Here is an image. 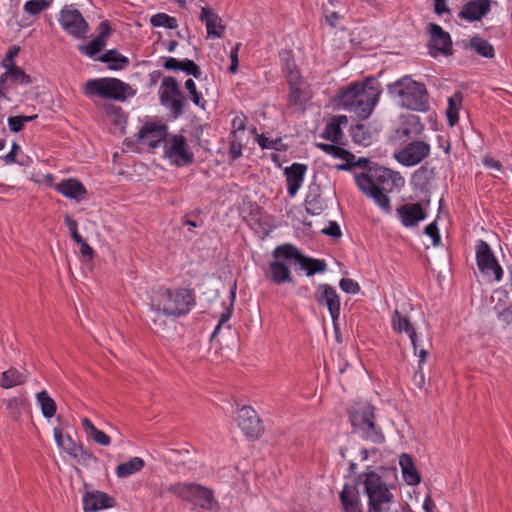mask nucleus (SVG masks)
<instances>
[{
  "label": "nucleus",
  "instance_id": "f257e3e1",
  "mask_svg": "<svg viewBox=\"0 0 512 512\" xmlns=\"http://www.w3.org/2000/svg\"><path fill=\"white\" fill-rule=\"evenodd\" d=\"M358 486H363L368 497V512H413L408 506L395 507L393 494L380 475L371 470L360 474L355 485L345 484L339 494L344 512H362Z\"/></svg>",
  "mask_w": 512,
  "mask_h": 512
},
{
  "label": "nucleus",
  "instance_id": "f03ea898",
  "mask_svg": "<svg viewBox=\"0 0 512 512\" xmlns=\"http://www.w3.org/2000/svg\"><path fill=\"white\" fill-rule=\"evenodd\" d=\"M357 187L384 212L391 211L389 192L404 185L403 177L388 168L373 165L368 171L355 175Z\"/></svg>",
  "mask_w": 512,
  "mask_h": 512
},
{
  "label": "nucleus",
  "instance_id": "7ed1b4c3",
  "mask_svg": "<svg viewBox=\"0 0 512 512\" xmlns=\"http://www.w3.org/2000/svg\"><path fill=\"white\" fill-rule=\"evenodd\" d=\"M381 94L380 83L373 77L363 82L352 83L342 91L340 103L343 108L360 119L368 118L377 105Z\"/></svg>",
  "mask_w": 512,
  "mask_h": 512
},
{
  "label": "nucleus",
  "instance_id": "20e7f679",
  "mask_svg": "<svg viewBox=\"0 0 512 512\" xmlns=\"http://www.w3.org/2000/svg\"><path fill=\"white\" fill-rule=\"evenodd\" d=\"M151 307L168 317H181L195 305L194 293L189 289H158L151 296Z\"/></svg>",
  "mask_w": 512,
  "mask_h": 512
},
{
  "label": "nucleus",
  "instance_id": "39448f33",
  "mask_svg": "<svg viewBox=\"0 0 512 512\" xmlns=\"http://www.w3.org/2000/svg\"><path fill=\"white\" fill-rule=\"evenodd\" d=\"M388 92L399 98L402 107L417 112L429 109L428 93L424 84L405 76L388 85Z\"/></svg>",
  "mask_w": 512,
  "mask_h": 512
},
{
  "label": "nucleus",
  "instance_id": "423d86ee",
  "mask_svg": "<svg viewBox=\"0 0 512 512\" xmlns=\"http://www.w3.org/2000/svg\"><path fill=\"white\" fill-rule=\"evenodd\" d=\"M349 418L353 431L364 440L374 444H382L385 441L382 429L375 422L374 407L368 403H357L351 407Z\"/></svg>",
  "mask_w": 512,
  "mask_h": 512
},
{
  "label": "nucleus",
  "instance_id": "0eeeda50",
  "mask_svg": "<svg viewBox=\"0 0 512 512\" xmlns=\"http://www.w3.org/2000/svg\"><path fill=\"white\" fill-rule=\"evenodd\" d=\"M168 491L176 498L206 511H213L219 507L214 491L199 483L176 482L169 485Z\"/></svg>",
  "mask_w": 512,
  "mask_h": 512
},
{
  "label": "nucleus",
  "instance_id": "6e6552de",
  "mask_svg": "<svg viewBox=\"0 0 512 512\" xmlns=\"http://www.w3.org/2000/svg\"><path fill=\"white\" fill-rule=\"evenodd\" d=\"M297 256V247L292 244L277 246L273 252V260L269 264L267 277L277 285L294 283L289 265L294 263Z\"/></svg>",
  "mask_w": 512,
  "mask_h": 512
},
{
  "label": "nucleus",
  "instance_id": "1a4fd4ad",
  "mask_svg": "<svg viewBox=\"0 0 512 512\" xmlns=\"http://www.w3.org/2000/svg\"><path fill=\"white\" fill-rule=\"evenodd\" d=\"M129 86L116 78H95L85 83L84 94L87 97H100L124 101L127 97Z\"/></svg>",
  "mask_w": 512,
  "mask_h": 512
},
{
  "label": "nucleus",
  "instance_id": "9d476101",
  "mask_svg": "<svg viewBox=\"0 0 512 512\" xmlns=\"http://www.w3.org/2000/svg\"><path fill=\"white\" fill-rule=\"evenodd\" d=\"M159 99L173 118L177 119L183 114L186 98L175 78L167 76L162 79L159 87Z\"/></svg>",
  "mask_w": 512,
  "mask_h": 512
},
{
  "label": "nucleus",
  "instance_id": "9b49d317",
  "mask_svg": "<svg viewBox=\"0 0 512 512\" xmlns=\"http://www.w3.org/2000/svg\"><path fill=\"white\" fill-rule=\"evenodd\" d=\"M59 23L62 29L76 39H83L89 32V24L82 14L72 7L65 6L59 14Z\"/></svg>",
  "mask_w": 512,
  "mask_h": 512
},
{
  "label": "nucleus",
  "instance_id": "f8f14e48",
  "mask_svg": "<svg viewBox=\"0 0 512 512\" xmlns=\"http://www.w3.org/2000/svg\"><path fill=\"white\" fill-rule=\"evenodd\" d=\"M476 261L480 272L488 277L493 275L495 281L503 277V269L495 258L489 244L484 240H478L476 244Z\"/></svg>",
  "mask_w": 512,
  "mask_h": 512
},
{
  "label": "nucleus",
  "instance_id": "ddd939ff",
  "mask_svg": "<svg viewBox=\"0 0 512 512\" xmlns=\"http://www.w3.org/2000/svg\"><path fill=\"white\" fill-rule=\"evenodd\" d=\"M164 155L178 166L191 164L194 160L183 135H172L165 140Z\"/></svg>",
  "mask_w": 512,
  "mask_h": 512
},
{
  "label": "nucleus",
  "instance_id": "4468645a",
  "mask_svg": "<svg viewBox=\"0 0 512 512\" xmlns=\"http://www.w3.org/2000/svg\"><path fill=\"white\" fill-rule=\"evenodd\" d=\"M431 147L425 141H412L400 149L396 154V160L404 166H415L430 155Z\"/></svg>",
  "mask_w": 512,
  "mask_h": 512
},
{
  "label": "nucleus",
  "instance_id": "2eb2a0df",
  "mask_svg": "<svg viewBox=\"0 0 512 512\" xmlns=\"http://www.w3.org/2000/svg\"><path fill=\"white\" fill-rule=\"evenodd\" d=\"M237 423L243 433L251 439H257L263 432L257 412L250 406H243L237 414Z\"/></svg>",
  "mask_w": 512,
  "mask_h": 512
},
{
  "label": "nucleus",
  "instance_id": "dca6fc26",
  "mask_svg": "<svg viewBox=\"0 0 512 512\" xmlns=\"http://www.w3.org/2000/svg\"><path fill=\"white\" fill-rule=\"evenodd\" d=\"M314 297L318 304L326 306L330 313L333 323L340 316V298L336 289L328 284H319L316 288Z\"/></svg>",
  "mask_w": 512,
  "mask_h": 512
},
{
  "label": "nucleus",
  "instance_id": "f3484780",
  "mask_svg": "<svg viewBox=\"0 0 512 512\" xmlns=\"http://www.w3.org/2000/svg\"><path fill=\"white\" fill-rule=\"evenodd\" d=\"M430 54L436 56L437 52L443 55H451L452 41L448 32H445L438 24H430Z\"/></svg>",
  "mask_w": 512,
  "mask_h": 512
},
{
  "label": "nucleus",
  "instance_id": "a211bd4d",
  "mask_svg": "<svg viewBox=\"0 0 512 512\" xmlns=\"http://www.w3.org/2000/svg\"><path fill=\"white\" fill-rule=\"evenodd\" d=\"M84 512H97L115 506V499L99 490L86 491L82 498Z\"/></svg>",
  "mask_w": 512,
  "mask_h": 512
},
{
  "label": "nucleus",
  "instance_id": "6ab92c4d",
  "mask_svg": "<svg viewBox=\"0 0 512 512\" xmlns=\"http://www.w3.org/2000/svg\"><path fill=\"white\" fill-rule=\"evenodd\" d=\"M138 138L148 146L155 148L161 142H165L167 137V126L164 124L148 123L145 124L138 133Z\"/></svg>",
  "mask_w": 512,
  "mask_h": 512
},
{
  "label": "nucleus",
  "instance_id": "aec40b11",
  "mask_svg": "<svg viewBox=\"0 0 512 512\" xmlns=\"http://www.w3.org/2000/svg\"><path fill=\"white\" fill-rule=\"evenodd\" d=\"M98 35L87 45L79 46V50L89 57H94L106 46L107 39L111 35L112 29L109 21L105 20L99 24Z\"/></svg>",
  "mask_w": 512,
  "mask_h": 512
},
{
  "label": "nucleus",
  "instance_id": "412c9836",
  "mask_svg": "<svg viewBox=\"0 0 512 512\" xmlns=\"http://www.w3.org/2000/svg\"><path fill=\"white\" fill-rule=\"evenodd\" d=\"M307 169V165L302 163H293L284 169L287 193L290 197H294L302 186Z\"/></svg>",
  "mask_w": 512,
  "mask_h": 512
},
{
  "label": "nucleus",
  "instance_id": "4be33fe9",
  "mask_svg": "<svg viewBox=\"0 0 512 512\" xmlns=\"http://www.w3.org/2000/svg\"><path fill=\"white\" fill-rule=\"evenodd\" d=\"M397 215L405 227H414L426 218L420 203H407L397 209Z\"/></svg>",
  "mask_w": 512,
  "mask_h": 512
},
{
  "label": "nucleus",
  "instance_id": "5701e85b",
  "mask_svg": "<svg viewBox=\"0 0 512 512\" xmlns=\"http://www.w3.org/2000/svg\"><path fill=\"white\" fill-rule=\"evenodd\" d=\"M490 0H470L465 3L458 16L470 22L479 21L490 11Z\"/></svg>",
  "mask_w": 512,
  "mask_h": 512
},
{
  "label": "nucleus",
  "instance_id": "b1692460",
  "mask_svg": "<svg viewBox=\"0 0 512 512\" xmlns=\"http://www.w3.org/2000/svg\"><path fill=\"white\" fill-rule=\"evenodd\" d=\"M199 20L205 23L208 38H221L225 32V26L217 13L210 7H202Z\"/></svg>",
  "mask_w": 512,
  "mask_h": 512
},
{
  "label": "nucleus",
  "instance_id": "393cba45",
  "mask_svg": "<svg viewBox=\"0 0 512 512\" xmlns=\"http://www.w3.org/2000/svg\"><path fill=\"white\" fill-rule=\"evenodd\" d=\"M54 189L64 197L81 201L87 194L85 186L75 178L65 179L54 186Z\"/></svg>",
  "mask_w": 512,
  "mask_h": 512
},
{
  "label": "nucleus",
  "instance_id": "a878e982",
  "mask_svg": "<svg viewBox=\"0 0 512 512\" xmlns=\"http://www.w3.org/2000/svg\"><path fill=\"white\" fill-rule=\"evenodd\" d=\"M399 465L402 471L404 481L411 486L418 485L421 482V476L417 471L412 457L403 453L399 458Z\"/></svg>",
  "mask_w": 512,
  "mask_h": 512
},
{
  "label": "nucleus",
  "instance_id": "bb28decb",
  "mask_svg": "<svg viewBox=\"0 0 512 512\" xmlns=\"http://www.w3.org/2000/svg\"><path fill=\"white\" fill-rule=\"evenodd\" d=\"M347 117L344 115L334 116L331 121L326 125L320 137L329 140L333 143H341L343 132L341 125L347 124Z\"/></svg>",
  "mask_w": 512,
  "mask_h": 512
},
{
  "label": "nucleus",
  "instance_id": "cd10ccee",
  "mask_svg": "<svg viewBox=\"0 0 512 512\" xmlns=\"http://www.w3.org/2000/svg\"><path fill=\"white\" fill-rule=\"evenodd\" d=\"M294 263H298L302 270L306 271L307 276H312L316 273L326 271L327 265L324 260L310 258L303 255L297 248V256L294 258Z\"/></svg>",
  "mask_w": 512,
  "mask_h": 512
},
{
  "label": "nucleus",
  "instance_id": "c85d7f7f",
  "mask_svg": "<svg viewBox=\"0 0 512 512\" xmlns=\"http://www.w3.org/2000/svg\"><path fill=\"white\" fill-rule=\"evenodd\" d=\"M28 372L25 369L23 372L15 368H10L4 371L1 375L0 386L4 389H10L26 382Z\"/></svg>",
  "mask_w": 512,
  "mask_h": 512
},
{
  "label": "nucleus",
  "instance_id": "c756f323",
  "mask_svg": "<svg viewBox=\"0 0 512 512\" xmlns=\"http://www.w3.org/2000/svg\"><path fill=\"white\" fill-rule=\"evenodd\" d=\"M464 49H473L482 57L492 59L495 56L494 47L479 35L473 36L469 42L463 44Z\"/></svg>",
  "mask_w": 512,
  "mask_h": 512
},
{
  "label": "nucleus",
  "instance_id": "7c9ffc66",
  "mask_svg": "<svg viewBox=\"0 0 512 512\" xmlns=\"http://www.w3.org/2000/svg\"><path fill=\"white\" fill-rule=\"evenodd\" d=\"M392 328L396 333H405L408 337L415 336L416 329L409 317L398 310L392 315Z\"/></svg>",
  "mask_w": 512,
  "mask_h": 512
},
{
  "label": "nucleus",
  "instance_id": "2f4dec72",
  "mask_svg": "<svg viewBox=\"0 0 512 512\" xmlns=\"http://www.w3.org/2000/svg\"><path fill=\"white\" fill-rule=\"evenodd\" d=\"M54 439L57 445L67 452L69 455L74 457L78 456V451H82V447L78 446L76 442L71 438L70 435L64 434L62 429L55 428L54 431Z\"/></svg>",
  "mask_w": 512,
  "mask_h": 512
},
{
  "label": "nucleus",
  "instance_id": "473e14b6",
  "mask_svg": "<svg viewBox=\"0 0 512 512\" xmlns=\"http://www.w3.org/2000/svg\"><path fill=\"white\" fill-rule=\"evenodd\" d=\"M6 71L2 74V77L8 81L21 85L32 84V77L26 74L20 67L15 64H4Z\"/></svg>",
  "mask_w": 512,
  "mask_h": 512
},
{
  "label": "nucleus",
  "instance_id": "72a5a7b5",
  "mask_svg": "<svg viewBox=\"0 0 512 512\" xmlns=\"http://www.w3.org/2000/svg\"><path fill=\"white\" fill-rule=\"evenodd\" d=\"M423 125L420 123L419 117L411 116L406 123H403L396 131L399 139L412 138L420 135Z\"/></svg>",
  "mask_w": 512,
  "mask_h": 512
},
{
  "label": "nucleus",
  "instance_id": "f704fd0d",
  "mask_svg": "<svg viewBox=\"0 0 512 512\" xmlns=\"http://www.w3.org/2000/svg\"><path fill=\"white\" fill-rule=\"evenodd\" d=\"M280 60L282 72L287 81L301 78L291 51H282L280 53Z\"/></svg>",
  "mask_w": 512,
  "mask_h": 512
},
{
  "label": "nucleus",
  "instance_id": "c9c22d12",
  "mask_svg": "<svg viewBox=\"0 0 512 512\" xmlns=\"http://www.w3.org/2000/svg\"><path fill=\"white\" fill-rule=\"evenodd\" d=\"M81 423L86 435L95 443L101 446H108L110 444V437L102 430L96 428L88 418H82Z\"/></svg>",
  "mask_w": 512,
  "mask_h": 512
},
{
  "label": "nucleus",
  "instance_id": "e433bc0d",
  "mask_svg": "<svg viewBox=\"0 0 512 512\" xmlns=\"http://www.w3.org/2000/svg\"><path fill=\"white\" fill-rule=\"evenodd\" d=\"M99 60L108 63L110 70H120L129 64L128 58L121 55L116 49L106 51L99 57Z\"/></svg>",
  "mask_w": 512,
  "mask_h": 512
},
{
  "label": "nucleus",
  "instance_id": "4c0bfd02",
  "mask_svg": "<svg viewBox=\"0 0 512 512\" xmlns=\"http://www.w3.org/2000/svg\"><path fill=\"white\" fill-rule=\"evenodd\" d=\"M289 95H288V102L290 105H303L307 100V93L303 89V84L300 79L295 80H289Z\"/></svg>",
  "mask_w": 512,
  "mask_h": 512
},
{
  "label": "nucleus",
  "instance_id": "58836bf2",
  "mask_svg": "<svg viewBox=\"0 0 512 512\" xmlns=\"http://www.w3.org/2000/svg\"><path fill=\"white\" fill-rule=\"evenodd\" d=\"M144 460L140 457H133L127 462L121 463L116 467V475L120 478H126L137 473L144 467Z\"/></svg>",
  "mask_w": 512,
  "mask_h": 512
},
{
  "label": "nucleus",
  "instance_id": "ea45409f",
  "mask_svg": "<svg viewBox=\"0 0 512 512\" xmlns=\"http://www.w3.org/2000/svg\"><path fill=\"white\" fill-rule=\"evenodd\" d=\"M350 135L356 144L368 146L371 144L373 134L364 124H357L350 129Z\"/></svg>",
  "mask_w": 512,
  "mask_h": 512
},
{
  "label": "nucleus",
  "instance_id": "a19ab883",
  "mask_svg": "<svg viewBox=\"0 0 512 512\" xmlns=\"http://www.w3.org/2000/svg\"><path fill=\"white\" fill-rule=\"evenodd\" d=\"M37 402L45 418H52L57 410L55 401L49 396L46 390L40 391L36 395Z\"/></svg>",
  "mask_w": 512,
  "mask_h": 512
},
{
  "label": "nucleus",
  "instance_id": "79ce46f5",
  "mask_svg": "<svg viewBox=\"0 0 512 512\" xmlns=\"http://www.w3.org/2000/svg\"><path fill=\"white\" fill-rule=\"evenodd\" d=\"M340 143H322L317 142L315 146L320 150L324 151L326 154L333 156L334 158L348 160V158H354V155L348 152L346 149L339 146Z\"/></svg>",
  "mask_w": 512,
  "mask_h": 512
},
{
  "label": "nucleus",
  "instance_id": "37998d69",
  "mask_svg": "<svg viewBox=\"0 0 512 512\" xmlns=\"http://www.w3.org/2000/svg\"><path fill=\"white\" fill-rule=\"evenodd\" d=\"M409 339L413 346L414 353L419 356V366H422L426 362L428 347L431 346V340L427 339L425 344L424 340L418 336L417 332L415 333V336H411Z\"/></svg>",
  "mask_w": 512,
  "mask_h": 512
},
{
  "label": "nucleus",
  "instance_id": "c03bdc74",
  "mask_svg": "<svg viewBox=\"0 0 512 512\" xmlns=\"http://www.w3.org/2000/svg\"><path fill=\"white\" fill-rule=\"evenodd\" d=\"M462 102V94L459 92H456L453 96L449 97L448 99V107L446 110V115L448 119L449 125L452 127L457 124L459 117H458V106Z\"/></svg>",
  "mask_w": 512,
  "mask_h": 512
},
{
  "label": "nucleus",
  "instance_id": "a18cd8bd",
  "mask_svg": "<svg viewBox=\"0 0 512 512\" xmlns=\"http://www.w3.org/2000/svg\"><path fill=\"white\" fill-rule=\"evenodd\" d=\"M150 23L154 27H165L168 29H176L178 22L175 17H171L166 13H157L150 19Z\"/></svg>",
  "mask_w": 512,
  "mask_h": 512
},
{
  "label": "nucleus",
  "instance_id": "49530a36",
  "mask_svg": "<svg viewBox=\"0 0 512 512\" xmlns=\"http://www.w3.org/2000/svg\"><path fill=\"white\" fill-rule=\"evenodd\" d=\"M6 409L13 419H18L25 406V400L19 397H12L4 401Z\"/></svg>",
  "mask_w": 512,
  "mask_h": 512
},
{
  "label": "nucleus",
  "instance_id": "de8ad7c7",
  "mask_svg": "<svg viewBox=\"0 0 512 512\" xmlns=\"http://www.w3.org/2000/svg\"><path fill=\"white\" fill-rule=\"evenodd\" d=\"M50 6L48 0H28L24 4V11L29 15H37Z\"/></svg>",
  "mask_w": 512,
  "mask_h": 512
},
{
  "label": "nucleus",
  "instance_id": "09e8293b",
  "mask_svg": "<svg viewBox=\"0 0 512 512\" xmlns=\"http://www.w3.org/2000/svg\"><path fill=\"white\" fill-rule=\"evenodd\" d=\"M185 88L191 95V100L193 101V103L196 106L204 109L206 101L203 99L201 93L197 91L195 82L192 79L186 80Z\"/></svg>",
  "mask_w": 512,
  "mask_h": 512
},
{
  "label": "nucleus",
  "instance_id": "8fccbe9b",
  "mask_svg": "<svg viewBox=\"0 0 512 512\" xmlns=\"http://www.w3.org/2000/svg\"><path fill=\"white\" fill-rule=\"evenodd\" d=\"M179 70L183 71L187 75L193 76L196 79H199L202 75L200 67L194 61L187 58L181 60Z\"/></svg>",
  "mask_w": 512,
  "mask_h": 512
},
{
  "label": "nucleus",
  "instance_id": "3c124183",
  "mask_svg": "<svg viewBox=\"0 0 512 512\" xmlns=\"http://www.w3.org/2000/svg\"><path fill=\"white\" fill-rule=\"evenodd\" d=\"M256 142L262 149L279 150L280 139H270L263 134H256Z\"/></svg>",
  "mask_w": 512,
  "mask_h": 512
},
{
  "label": "nucleus",
  "instance_id": "603ef678",
  "mask_svg": "<svg viewBox=\"0 0 512 512\" xmlns=\"http://www.w3.org/2000/svg\"><path fill=\"white\" fill-rule=\"evenodd\" d=\"M339 286L342 291L348 294H357L360 291L359 284L351 278H342Z\"/></svg>",
  "mask_w": 512,
  "mask_h": 512
},
{
  "label": "nucleus",
  "instance_id": "864d4df0",
  "mask_svg": "<svg viewBox=\"0 0 512 512\" xmlns=\"http://www.w3.org/2000/svg\"><path fill=\"white\" fill-rule=\"evenodd\" d=\"M152 496L155 498H164L168 493L169 485H165L163 482L157 483V482H150L148 484Z\"/></svg>",
  "mask_w": 512,
  "mask_h": 512
},
{
  "label": "nucleus",
  "instance_id": "5fc2aeb1",
  "mask_svg": "<svg viewBox=\"0 0 512 512\" xmlns=\"http://www.w3.org/2000/svg\"><path fill=\"white\" fill-rule=\"evenodd\" d=\"M424 233L432 239V244L434 246H438L440 244L441 237L436 221L427 225L424 229Z\"/></svg>",
  "mask_w": 512,
  "mask_h": 512
},
{
  "label": "nucleus",
  "instance_id": "6e6d98bb",
  "mask_svg": "<svg viewBox=\"0 0 512 512\" xmlns=\"http://www.w3.org/2000/svg\"><path fill=\"white\" fill-rule=\"evenodd\" d=\"M65 224L69 229L70 235L75 242H81L82 236L78 233L77 222L70 216H65Z\"/></svg>",
  "mask_w": 512,
  "mask_h": 512
},
{
  "label": "nucleus",
  "instance_id": "4d7b16f0",
  "mask_svg": "<svg viewBox=\"0 0 512 512\" xmlns=\"http://www.w3.org/2000/svg\"><path fill=\"white\" fill-rule=\"evenodd\" d=\"M232 308L233 305L230 304V306L226 307L225 310L221 313L218 324L211 335L212 338H214L219 333L221 326L230 320L232 315Z\"/></svg>",
  "mask_w": 512,
  "mask_h": 512
},
{
  "label": "nucleus",
  "instance_id": "13d9d810",
  "mask_svg": "<svg viewBox=\"0 0 512 512\" xmlns=\"http://www.w3.org/2000/svg\"><path fill=\"white\" fill-rule=\"evenodd\" d=\"M9 129L14 132L18 133L23 130L25 124L22 120L21 115L20 116H10L7 120Z\"/></svg>",
  "mask_w": 512,
  "mask_h": 512
},
{
  "label": "nucleus",
  "instance_id": "bf43d9fd",
  "mask_svg": "<svg viewBox=\"0 0 512 512\" xmlns=\"http://www.w3.org/2000/svg\"><path fill=\"white\" fill-rule=\"evenodd\" d=\"M319 202L320 201L317 197H313L310 199V196H307L305 199L306 211L312 215L318 214L319 210L321 209Z\"/></svg>",
  "mask_w": 512,
  "mask_h": 512
},
{
  "label": "nucleus",
  "instance_id": "052dcab7",
  "mask_svg": "<svg viewBox=\"0 0 512 512\" xmlns=\"http://www.w3.org/2000/svg\"><path fill=\"white\" fill-rule=\"evenodd\" d=\"M240 45H241L240 43H237L232 48V50L230 52L231 64H230L228 70L232 74H235L237 72V70H238V66H239L238 51H239Z\"/></svg>",
  "mask_w": 512,
  "mask_h": 512
},
{
  "label": "nucleus",
  "instance_id": "680f3d73",
  "mask_svg": "<svg viewBox=\"0 0 512 512\" xmlns=\"http://www.w3.org/2000/svg\"><path fill=\"white\" fill-rule=\"evenodd\" d=\"M19 150H20V146L16 142H13L11 150L5 156H3V158H2L3 161L7 165L15 163L16 162V155H17Z\"/></svg>",
  "mask_w": 512,
  "mask_h": 512
},
{
  "label": "nucleus",
  "instance_id": "e2e57ef3",
  "mask_svg": "<svg viewBox=\"0 0 512 512\" xmlns=\"http://www.w3.org/2000/svg\"><path fill=\"white\" fill-rule=\"evenodd\" d=\"M322 233L333 238H339L341 236V230L336 222H330L328 227L322 230Z\"/></svg>",
  "mask_w": 512,
  "mask_h": 512
},
{
  "label": "nucleus",
  "instance_id": "0e129e2a",
  "mask_svg": "<svg viewBox=\"0 0 512 512\" xmlns=\"http://www.w3.org/2000/svg\"><path fill=\"white\" fill-rule=\"evenodd\" d=\"M229 158L234 161L242 156V145L235 141L230 143L229 147Z\"/></svg>",
  "mask_w": 512,
  "mask_h": 512
},
{
  "label": "nucleus",
  "instance_id": "69168bd1",
  "mask_svg": "<svg viewBox=\"0 0 512 512\" xmlns=\"http://www.w3.org/2000/svg\"><path fill=\"white\" fill-rule=\"evenodd\" d=\"M80 245V253L84 259L90 260L93 256L92 247L82 238L81 242H76Z\"/></svg>",
  "mask_w": 512,
  "mask_h": 512
},
{
  "label": "nucleus",
  "instance_id": "338daca9",
  "mask_svg": "<svg viewBox=\"0 0 512 512\" xmlns=\"http://www.w3.org/2000/svg\"><path fill=\"white\" fill-rule=\"evenodd\" d=\"M20 48L18 46H11L6 54L5 59L3 60L4 64H14V58L18 55Z\"/></svg>",
  "mask_w": 512,
  "mask_h": 512
},
{
  "label": "nucleus",
  "instance_id": "774afa93",
  "mask_svg": "<svg viewBox=\"0 0 512 512\" xmlns=\"http://www.w3.org/2000/svg\"><path fill=\"white\" fill-rule=\"evenodd\" d=\"M181 60L174 58V57H168L165 59L163 67L167 70H179L180 69Z\"/></svg>",
  "mask_w": 512,
  "mask_h": 512
}]
</instances>
